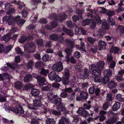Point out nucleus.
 <instances>
[{
  "label": "nucleus",
  "instance_id": "1",
  "mask_svg": "<svg viewBox=\"0 0 124 124\" xmlns=\"http://www.w3.org/2000/svg\"><path fill=\"white\" fill-rule=\"evenodd\" d=\"M17 114H19V116H21L24 117L27 120H29V117H30L31 114L28 111L24 112L23 108L20 106H16V108L11 110Z\"/></svg>",
  "mask_w": 124,
  "mask_h": 124
},
{
  "label": "nucleus",
  "instance_id": "2",
  "mask_svg": "<svg viewBox=\"0 0 124 124\" xmlns=\"http://www.w3.org/2000/svg\"><path fill=\"white\" fill-rule=\"evenodd\" d=\"M105 63L104 61H100L97 62L96 65L94 64H92L89 67L90 70L93 71H96L98 72L99 70L101 72L104 68Z\"/></svg>",
  "mask_w": 124,
  "mask_h": 124
},
{
  "label": "nucleus",
  "instance_id": "3",
  "mask_svg": "<svg viewBox=\"0 0 124 124\" xmlns=\"http://www.w3.org/2000/svg\"><path fill=\"white\" fill-rule=\"evenodd\" d=\"M53 93L52 92L48 96V98L52 103L54 104L57 106L63 103L61 98L58 97L57 95H53Z\"/></svg>",
  "mask_w": 124,
  "mask_h": 124
},
{
  "label": "nucleus",
  "instance_id": "4",
  "mask_svg": "<svg viewBox=\"0 0 124 124\" xmlns=\"http://www.w3.org/2000/svg\"><path fill=\"white\" fill-rule=\"evenodd\" d=\"M90 73L93 75L95 76L94 78V80L95 82H101L102 77L100 76L101 75V73L99 70L98 72L96 71H93L92 70H90Z\"/></svg>",
  "mask_w": 124,
  "mask_h": 124
},
{
  "label": "nucleus",
  "instance_id": "5",
  "mask_svg": "<svg viewBox=\"0 0 124 124\" xmlns=\"http://www.w3.org/2000/svg\"><path fill=\"white\" fill-rule=\"evenodd\" d=\"M48 77L50 80L53 81L55 80V81L57 82H60V80H61V78L54 71L50 72L48 74Z\"/></svg>",
  "mask_w": 124,
  "mask_h": 124
},
{
  "label": "nucleus",
  "instance_id": "6",
  "mask_svg": "<svg viewBox=\"0 0 124 124\" xmlns=\"http://www.w3.org/2000/svg\"><path fill=\"white\" fill-rule=\"evenodd\" d=\"M63 69L62 63L60 62L55 63L52 67V69L53 70L58 72L61 71Z\"/></svg>",
  "mask_w": 124,
  "mask_h": 124
},
{
  "label": "nucleus",
  "instance_id": "7",
  "mask_svg": "<svg viewBox=\"0 0 124 124\" xmlns=\"http://www.w3.org/2000/svg\"><path fill=\"white\" fill-rule=\"evenodd\" d=\"M43 99L42 96L41 95L37 97H36L35 99L33 101L34 106L37 107H42L43 105L41 102Z\"/></svg>",
  "mask_w": 124,
  "mask_h": 124
},
{
  "label": "nucleus",
  "instance_id": "8",
  "mask_svg": "<svg viewBox=\"0 0 124 124\" xmlns=\"http://www.w3.org/2000/svg\"><path fill=\"white\" fill-rule=\"evenodd\" d=\"M14 17L12 15H10L8 16H3L2 18L3 21H6L7 23L8 24L10 25H11L13 24V21Z\"/></svg>",
  "mask_w": 124,
  "mask_h": 124
},
{
  "label": "nucleus",
  "instance_id": "9",
  "mask_svg": "<svg viewBox=\"0 0 124 124\" xmlns=\"http://www.w3.org/2000/svg\"><path fill=\"white\" fill-rule=\"evenodd\" d=\"M100 88L97 87L96 89L94 86L90 87L89 89V93L92 94L95 93L96 96H98L100 93Z\"/></svg>",
  "mask_w": 124,
  "mask_h": 124
},
{
  "label": "nucleus",
  "instance_id": "10",
  "mask_svg": "<svg viewBox=\"0 0 124 124\" xmlns=\"http://www.w3.org/2000/svg\"><path fill=\"white\" fill-rule=\"evenodd\" d=\"M77 113L78 114H81L82 116L85 118H87L90 115L89 114L87 111L85 110H83L82 108H79L77 111Z\"/></svg>",
  "mask_w": 124,
  "mask_h": 124
},
{
  "label": "nucleus",
  "instance_id": "11",
  "mask_svg": "<svg viewBox=\"0 0 124 124\" xmlns=\"http://www.w3.org/2000/svg\"><path fill=\"white\" fill-rule=\"evenodd\" d=\"M35 50V45L33 42L29 44L28 47L27 49V53H33Z\"/></svg>",
  "mask_w": 124,
  "mask_h": 124
},
{
  "label": "nucleus",
  "instance_id": "12",
  "mask_svg": "<svg viewBox=\"0 0 124 124\" xmlns=\"http://www.w3.org/2000/svg\"><path fill=\"white\" fill-rule=\"evenodd\" d=\"M37 81L39 85L41 86H42L46 84V82L45 78L41 76H38L37 77Z\"/></svg>",
  "mask_w": 124,
  "mask_h": 124
},
{
  "label": "nucleus",
  "instance_id": "13",
  "mask_svg": "<svg viewBox=\"0 0 124 124\" xmlns=\"http://www.w3.org/2000/svg\"><path fill=\"white\" fill-rule=\"evenodd\" d=\"M11 33H8L1 37L0 39L1 41H4L5 42H7L11 39Z\"/></svg>",
  "mask_w": 124,
  "mask_h": 124
},
{
  "label": "nucleus",
  "instance_id": "14",
  "mask_svg": "<svg viewBox=\"0 0 124 124\" xmlns=\"http://www.w3.org/2000/svg\"><path fill=\"white\" fill-rule=\"evenodd\" d=\"M44 85V86H42L41 88L42 91H48L52 90V86L51 84H46H46Z\"/></svg>",
  "mask_w": 124,
  "mask_h": 124
},
{
  "label": "nucleus",
  "instance_id": "15",
  "mask_svg": "<svg viewBox=\"0 0 124 124\" xmlns=\"http://www.w3.org/2000/svg\"><path fill=\"white\" fill-rule=\"evenodd\" d=\"M117 118L115 116H113L109 119L106 120V124H113L116 122Z\"/></svg>",
  "mask_w": 124,
  "mask_h": 124
},
{
  "label": "nucleus",
  "instance_id": "16",
  "mask_svg": "<svg viewBox=\"0 0 124 124\" xmlns=\"http://www.w3.org/2000/svg\"><path fill=\"white\" fill-rule=\"evenodd\" d=\"M65 42L66 45L69 46L71 49L73 48L75 45L73 41L70 39H66L65 40Z\"/></svg>",
  "mask_w": 124,
  "mask_h": 124
},
{
  "label": "nucleus",
  "instance_id": "17",
  "mask_svg": "<svg viewBox=\"0 0 124 124\" xmlns=\"http://www.w3.org/2000/svg\"><path fill=\"white\" fill-rule=\"evenodd\" d=\"M31 93L32 95L35 97H37L39 96L40 91L38 89H33L31 91Z\"/></svg>",
  "mask_w": 124,
  "mask_h": 124
},
{
  "label": "nucleus",
  "instance_id": "18",
  "mask_svg": "<svg viewBox=\"0 0 124 124\" xmlns=\"http://www.w3.org/2000/svg\"><path fill=\"white\" fill-rule=\"evenodd\" d=\"M121 104L120 102H116L112 106V108L114 111H117L120 108Z\"/></svg>",
  "mask_w": 124,
  "mask_h": 124
},
{
  "label": "nucleus",
  "instance_id": "19",
  "mask_svg": "<svg viewBox=\"0 0 124 124\" xmlns=\"http://www.w3.org/2000/svg\"><path fill=\"white\" fill-rule=\"evenodd\" d=\"M90 72L89 69V70L85 68L84 69L83 72L81 73V75L84 78H86L89 76Z\"/></svg>",
  "mask_w": 124,
  "mask_h": 124
},
{
  "label": "nucleus",
  "instance_id": "20",
  "mask_svg": "<svg viewBox=\"0 0 124 124\" xmlns=\"http://www.w3.org/2000/svg\"><path fill=\"white\" fill-rule=\"evenodd\" d=\"M107 85L108 87L110 89H112L116 88L117 84L114 81L111 80L108 83Z\"/></svg>",
  "mask_w": 124,
  "mask_h": 124
},
{
  "label": "nucleus",
  "instance_id": "21",
  "mask_svg": "<svg viewBox=\"0 0 124 124\" xmlns=\"http://www.w3.org/2000/svg\"><path fill=\"white\" fill-rule=\"evenodd\" d=\"M32 78V75L30 74L26 75L24 77V82L27 83L31 81Z\"/></svg>",
  "mask_w": 124,
  "mask_h": 124
},
{
  "label": "nucleus",
  "instance_id": "22",
  "mask_svg": "<svg viewBox=\"0 0 124 124\" xmlns=\"http://www.w3.org/2000/svg\"><path fill=\"white\" fill-rule=\"evenodd\" d=\"M65 122L69 123V120L67 118H66L64 116L62 117L59 120L58 124H65Z\"/></svg>",
  "mask_w": 124,
  "mask_h": 124
},
{
  "label": "nucleus",
  "instance_id": "23",
  "mask_svg": "<svg viewBox=\"0 0 124 124\" xmlns=\"http://www.w3.org/2000/svg\"><path fill=\"white\" fill-rule=\"evenodd\" d=\"M80 94L81 97L84 100H86L88 97V93L85 91L80 92Z\"/></svg>",
  "mask_w": 124,
  "mask_h": 124
},
{
  "label": "nucleus",
  "instance_id": "24",
  "mask_svg": "<svg viewBox=\"0 0 124 124\" xmlns=\"http://www.w3.org/2000/svg\"><path fill=\"white\" fill-rule=\"evenodd\" d=\"M107 44L106 42L102 40H100L98 42V45L99 47L100 48L99 49V50H101V48L104 47L106 46Z\"/></svg>",
  "mask_w": 124,
  "mask_h": 124
},
{
  "label": "nucleus",
  "instance_id": "25",
  "mask_svg": "<svg viewBox=\"0 0 124 124\" xmlns=\"http://www.w3.org/2000/svg\"><path fill=\"white\" fill-rule=\"evenodd\" d=\"M66 108L65 105L63 103L57 106V110L60 112H62L64 110H65Z\"/></svg>",
  "mask_w": 124,
  "mask_h": 124
},
{
  "label": "nucleus",
  "instance_id": "26",
  "mask_svg": "<svg viewBox=\"0 0 124 124\" xmlns=\"http://www.w3.org/2000/svg\"><path fill=\"white\" fill-rule=\"evenodd\" d=\"M62 31L67 34L72 36L73 34L71 31L66 28L65 26L62 27Z\"/></svg>",
  "mask_w": 124,
  "mask_h": 124
},
{
  "label": "nucleus",
  "instance_id": "27",
  "mask_svg": "<svg viewBox=\"0 0 124 124\" xmlns=\"http://www.w3.org/2000/svg\"><path fill=\"white\" fill-rule=\"evenodd\" d=\"M103 74L104 76H107L109 77L112 76V73L111 70L109 69H106L104 71Z\"/></svg>",
  "mask_w": 124,
  "mask_h": 124
},
{
  "label": "nucleus",
  "instance_id": "28",
  "mask_svg": "<svg viewBox=\"0 0 124 124\" xmlns=\"http://www.w3.org/2000/svg\"><path fill=\"white\" fill-rule=\"evenodd\" d=\"M23 85L21 81H16L15 84V88L19 89H20L23 86Z\"/></svg>",
  "mask_w": 124,
  "mask_h": 124
},
{
  "label": "nucleus",
  "instance_id": "29",
  "mask_svg": "<svg viewBox=\"0 0 124 124\" xmlns=\"http://www.w3.org/2000/svg\"><path fill=\"white\" fill-rule=\"evenodd\" d=\"M109 25L112 26L115 25V21L113 18L111 17H108L107 19Z\"/></svg>",
  "mask_w": 124,
  "mask_h": 124
},
{
  "label": "nucleus",
  "instance_id": "30",
  "mask_svg": "<svg viewBox=\"0 0 124 124\" xmlns=\"http://www.w3.org/2000/svg\"><path fill=\"white\" fill-rule=\"evenodd\" d=\"M67 16L65 14H60L58 17V20L59 21L62 22L66 18Z\"/></svg>",
  "mask_w": 124,
  "mask_h": 124
},
{
  "label": "nucleus",
  "instance_id": "31",
  "mask_svg": "<svg viewBox=\"0 0 124 124\" xmlns=\"http://www.w3.org/2000/svg\"><path fill=\"white\" fill-rule=\"evenodd\" d=\"M61 80L60 82L62 81L63 84L65 85H66L69 84L70 83L69 79L65 78L64 77H62V78H61Z\"/></svg>",
  "mask_w": 124,
  "mask_h": 124
},
{
  "label": "nucleus",
  "instance_id": "32",
  "mask_svg": "<svg viewBox=\"0 0 124 124\" xmlns=\"http://www.w3.org/2000/svg\"><path fill=\"white\" fill-rule=\"evenodd\" d=\"M58 35L55 34L50 35L49 36V38L52 40L56 41L58 39Z\"/></svg>",
  "mask_w": 124,
  "mask_h": 124
},
{
  "label": "nucleus",
  "instance_id": "33",
  "mask_svg": "<svg viewBox=\"0 0 124 124\" xmlns=\"http://www.w3.org/2000/svg\"><path fill=\"white\" fill-rule=\"evenodd\" d=\"M76 14L79 15V16L80 17L81 19H82L83 18L82 17V14L84 12L83 10L80 9H76Z\"/></svg>",
  "mask_w": 124,
  "mask_h": 124
},
{
  "label": "nucleus",
  "instance_id": "34",
  "mask_svg": "<svg viewBox=\"0 0 124 124\" xmlns=\"http://www.w3.org/2000/svg\"><path fill=\"white\" fill-rule=\"evenodd\" d=\"M109 80L108 76H104L102 78L101 82L103 84H106L109 81Z\"/></svg>",
  "mask_w": 124,
  "mask_h": 124
},
{
  "label": "nucleus",
  "instance_id": "35",
  "mask_svg": "<svg viewBox=\"0 0 124 124\" xmlns=\"http://www.w3.org/2000/svg\"><path fill=\"white\" fill-rule=\"evenodd\" d=\"M27 40L26 37L23 36H21L19 39V42L21 43H25Z\"/></svg>",
  "mask_w": 124,
  "mask_h": 124
},
{
  "label": "nucleus",
  "instance_id": "36",
  "mask_svg": "<svg viewBox=\"0 0 124 124\" xmlns=\"http://www.w3.org/2000/svg\"><path fill=\"white\" fill-rule=\"evenodd\" d=\"M49 73L48 71L43 68L40 69V74L46 76Z\"/></svg>",
  "mask_w": 124,
  "mask_h": 124
},
{
  "label": "nucleus",
  "instance_id": "37",
  "mask_svg": "<svg viewBox=\"0 0 124 124\" xmlns=\"http://www.w3.org/2000/svg\"><path fill=\"white\" fill-rule=\"evenodd\" d=\"M90 21V19H88L83 20L82 23L83 26H85L89 24Z\"/></svg>",
  "mask_w": 124,
  "mask_h": 124
},
{
  "label": "nucleus",
  "instance_id": "38",
  "mask_svg": "<svg viewBox=\"0 0 124 124\" xmlns=\"http://www.w3.org/2000/svg\"><path fill=\"white\" fill-rule=\"evenodd\" d=\"M116 98L117 100H118L121 102L124 101V98H123L122 95L120 94H117Z\"/></svg>",
  "mask_w": 124,
  "mask_h": 124
},
{
  "label": "nucleus",
  "instance_id": "39",
  "mask_svg": "<svg viewBox=\"0 0 124 124\" xmlns=\"http://www.w3.org/2000/svg\"><path fill=\"white\" fill-rule=\"evenodd\" d=\"M110 105V103L109 102L106 101L104 102L103 104V108L105 110H106L107 109L109 108Z\"/></svg>",
  "mask_w": 124,
  "mask_h": 124
},
{
  "label": "nucleus",
  "instance_id": "40",
  "mask_svg": "<svg viewBox=\"0 0 124 124\" xmlns=\"http://www.w3.org/2000/svg\"><path fill=\"white\" fill-rule=\"evenodd\" d=\"M115 12L113 11L108 9L106 14L108 16V17H111L115 14Z\"/></svg>",
  "mask_w": 124,
  "mask_h": 124
},
{
  "label": "nucleus",
  "instance_id": "41",
  "mask_svg": "<svg viewBox=\"0 0 124 124\" xmlns=\"http://www.w3.org/2000/svg\"><path fill=\"white\" fill-rule=\"evenodd\" d=\"M56 121L53 119H47L46 120L47 124H55Z\"/></svg>",
  "mask_w": 124,
  "mask_h": 124
},
{
  "label": "nucleus",
  "instance_id": "42",
  "mask_svg": "<svg viewBox=\"0 0 124 124\" xmlns=\"http://www.w3.org/2000/svg\"><path fill=\"white\" fill-rule=\"evenodd\" d=\"M91 105L90 104H87L86 103H84L83 106L81 108H82L83 110H88L91 108Z\"/></svg>",
  "mask_w": 124,
  "mask_h": 124
},
{
  "label": "nucleus",
  "instance_id": "43",
  "mask_svg": "<svg viewBox=\"0 0 124 124\" xmlns=\"http://www.w3.org/2000/svg\"><path fill=\"white\" fill-rule=\"evenodd\" d=\"M96 22L95 21L92 20L90 21L89 24L90 27L92 29H94L96 26Z\"/></svg>",
  "mask_w": 124,
  "mask_h": 124
},
{
  "label": "nucleus",
  "instance_id": "44",
  "mask_svg": "<svg viewBox=\"0 0 124 124\" xmlns=\"http://www.w3.org/2000/svg\"><path fill=\"white\" fill-rule=\"evenodd\" d=\"M64 51L66 53L67 55H71L72 51L70 49L66 48L65 49Z\"/></svg>",
  "mask_w": 124,
  "mask_h": 124
},
{
  "label": "nucleus",
  "instance_id": "45",
  "mask_svg": "<svg viewBox=\"0 0 124 124\" xmlns=\"http://www.w3.org/2000/svg\"><path fill=\"white\" fill-rule=\"evenodd\" d=\"M58 23L56 21H54L50 23V26L53 28L56 27L58 25Z\"/></svg>",
  "mask_w": 124,
  "mask_h": 124
},
{
  "label": "nucleus",
  "instance_id": "46",
  "mask_svg": "<svg viewBox=\"0 0 124 124\" xmlns=\"http://www.w3.org/2000/svg\"><path fill=\"white\" fill-rule=\"evenodd\" d=\"M102 28L105 30H108L109 28V26L108 23L106 22L103 23L102 24Z\"/></svg>",
  "mask_w": 124,
  "mask_h": 124
},
{
  "label": "nucleus",
  "instance_id": "47",
  "mask_svg": "<svg viewBox=\"0 0 124 124\" xmlns=\"http://www.w3.org/2000/svg\"><path fill=\"white\" fill-rule=\"evenodd\" d=\"M22 14L23 17L24 18L26 17L28 14V12L27 10L23 9L22 12Z\"/></svg>",
  "mask_w": 124,
  "mask_h": 124
},
{
  "label": "nucleus",
  "instance_id": "48",
  "mask_svg": "<svg viewBox=\"0 0 124 124\" xmlns=\"http://www.w3.org/2000/svg\"><path fill=\"white\" fill-rule=\"evenodd\" d=\"M16 52L18 54H23V52L21 50L20 48L19 47H16L15 49Z\"/></svg>",
  "mask_w": 124,
  "mask_h": 124
},
{
  "label": "nucleus",
  "instance_id": "49",
  "mask_svg": "<svg viewBox=\"0 0 124 124\" xmlns=\"http://www.w3.org/2000/svg\"><path fill=\"white\" fill-rule=\"evenodd\" d=\"M39 22L41 24H45L47 23V21L46 18H42L40 19L39 20Z\"/></svg>",
  "mask_w": 124,
  "mask_h": 124
},
{
  "label": "nucleus",
  "instance_id": "50",
  "mask_svg": "<svg viewBox=\"0 0 124 124\" xmlns=\"http://www.w3.org/2000/svg\"><path fill=\"white\" fill-rule=\"evenodd\" d=\"M72 19L74 22H76L77 21L79 20V17L78 15H74L72 16Z\"/></svg>",
  "mask_w": 124,
  "mask_h": 124
},
{
  "label": "nucleus",
  "instance_id": "51",
  "mask_svg": "<svg viewBox=\"0 0 124 124\" xmlns=\"http://www.w3.org/2000/svg\"><path fill=\"white\" fill-rule=\"evenodd\" d=\"M33 65V61H31L28 63L26 66L29 68L31 69L32 68Z\"/></svg>",
  "mask_w": 124,
  "mask_h": 124
},
{
  "label": "nucleus",
  "instance_id": "52",
  "mask_svg": "<svg viewBox=\"0 0 124 124\" xmlns=\"http://www.w3.org/2000/svg\"><path fill=\"white\" fill-rule=\"evenodd\" d=\"M66 24L67 26L70 28H72L73 27L74 25L72 22L70 21H68L67 22Z\"/></svg>",
  "mask_w": 124,
  "mask_h": 124
},
{
  "label": "nucleus",
  "instance_id": "53",
  "mask_svg": "<svg viewBox=\"0 0 124 124\" xmlns=\"http://www.w3.org/2000/svg\"><path fill=\"white\" fill-rule=\"evenodd\" d=\"M124 11V7L121 6H118V7L116 10V12L118 13Z\"/></svg>",
  "mask_w": 124,
  "mask_h": 124
},
{
  "label": "nucleus",
  "instance_id": "54",
  "mask_svg": "<svg viewBox=\"0 0 124 124\" xmlns=\"http://www.w3.org/2000/svg\"><path fill=\"white\" fill-rule=\"evenodd\" d=\"M79 121V117L76 116L74 118L72 121L73 124H78Z\"/></svg>",
  "mask_w": 124,
  "mask_h": 124
},
{
  "label": "nucleus",
  "instance_id": "55",
  "mask_svg": "<svg viewBox=\"0 0 124 124\" xmlns=\"http://www.w3.org/2000/svg\"><path fill=\"white\" fill-rule=\"evenodd\" d=\"M25 22V21L24 20L22 19H19V20H17L16 21L17 23L19 25H22Z\"/></svg>",
  "mask_w": 124,
  "mask_h": 124
},
{
  "label": "nucleus",
  "instance_id": "56",
  "mask_svg": "<svg viewBox=\"0 0 124 124\" xmlns=\"http://www.w3.org/2000/svg\"><path fill=\"white\" fill-rule=\"evenodd\" d=\"M15 11L14 8H9L8 11L7 12L6 14L8 15H10V14L14 13Z\"/></svg>",
  "mask_w": 124,
  "mask_h": 124
},
{
  "label": "nucleus",
  "instance_id": "57",
  "mask_svg": "<svg viewBox=\"0 0 124 124\" xmlns=\"http://www.w3.org/2000/svg\"><path fill=\"white\" fill-rule=\"evenodd\" d=\"M60 96L62 98H66L68 96V93L64 91L61 93Z\"/></svg>",
  "mask_w": 124,
  "mask_h": 124
},
{
  "label": "nucleus",
  "instance_id": "58",
  "mask_svg": "<svg viewBox=\"0 0 124 124\" xmlns=\"http://www.w3.org/2000/svg\"><path fill=\"white\" fill-rule=\"evenodd\" d=\"M31 86L30 84H26L23 87V90H28L31 88Z\"/></svg>",
  "mask_w": 124,
  "mask_h": 124
},
{
  "label": "nucleus",
  "instance_id": "59",
  "mask_svg": "<svg viewBox=\"0 0 124 124\" xmlns=\"http://www.w3.org/2000/svg\"><path fill=\"white\" fill-rule=\"evenodd\" d=\"M113 95L112 93L108 94L107 96V100L109 101H112V100Z\"/></svg>",
  "mask_w": 124,
  "mask_h": 124
},
{
  "label": "nucleus",
  "instance_id": "60",
  "mask_svg": "<svg viewBox=\"0 0 124 124\" xmlns=\"http://www.w3.org/2000/svg\"><path fill=\"white\" fill-rule=\"evenodd\" d=\"M64 91L66 93H70L72 92L73 91V90L71 87H70L65 88L64 89Z\"/></svg>",
  "mask_w": 124,
  "mask_h": 124
},
{
  "label": "nucleus",
  "instance_id": "61",
  "mask_svg": "<svg viewBox=\"0 0 124 124\" xmlns=\"http://www.w3.org/2000/svg\"><path fill=\"white\" fill-rule=\"evenodd\" d=\"M116 62L114 61H112L109 64V67L111 69H113L115 67Z\"/></svg>",
  "mask_w": 124,
  "mask_h": 124
},
{
  "label": "nucleus",
  "instance_id": "62",
  "mask_svg": "<svg viewBox=\"0 0 124 124\" xmlns=\"http://www.w3.org/2000/svg\"><path fill=\"white\" fill-rule=\"evenodd\" d=\"M37 44L39 46H44L42 41L40 39H38L36 40Z\"/></svg>",
  "mask_w": 124,
  "mask_h": 124
},
{
  "label": "nucleus",
  "instance_id": "63",
  "mask_svg": "<svg viewBox=\"0 0 124 124\" xmlns=\"http://www.w3.org/2000/svg\"><path fill=\"white\" fill-rule=\"evenodd\" d=\"M74 56L77 58H79L80 57L81 54L78 51H76L74 52Z\"/></svg>",
  "mask_w": 124,
  "mask_h": 124
},
{
  "label": "nucleus",
  "instance_id": "64",
  "mask_svg": "<svg viewBox=\"0 0 124 124\" xmlns=\"http://www.w3.org/2000/svg\"><path fill=\"white\" fill-rule=\"evenodd\" d=\"M118 28L119 29L120 33L121 34L124 33V27L122 26H118Z\"/></svg>",
  "mask_w": 124,
  "mask_h": 124
}]
</instances>
